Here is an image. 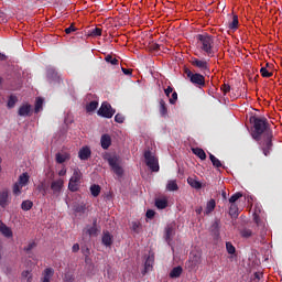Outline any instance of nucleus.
Listing matches in <instances>:
<instances>
[{
    "label": "nucleus",
    "instance_id": "obj_1",
    "mask_svg": "<svg viewBox=\"0 0 282 282\" xmlns=\"http://www.w3.org/2000/svg\"><path fill=\"white\" fill-rule=\"evenodd\" d=\"M199 41L200 50L207 54V56H213V36L208 34L197 35Z\"/></svg>",
    "mask_w": 282,
    "mask_h": 282
},
{
    "label": "nucleus",
    "instance_id": "obj_2",
    "mask_svg": "<svg viewBox=\"0 0 282 282\" xmlns=\"http://www.w3.org/2000/svg\"><path fill=\"white\" fill-rule=\"evenodd\" d=\"M253 127L254 132L252 133L253 140L259 141V138H261V134L264 131H268V121L265 118H253Z\"/></svg>",
    "mask_w": 282,
    "mask_h": 282
},
{
    "label": "nucleus",
    "instance_id": "obj_3",
    "mask_svg": "<svg viewBox=\"0 0 282 282\" xmlns=\"http://www.w3.org/2000/svg\"><path fill=\"white\" fill-rule=\"evenodd\" d=\"M144 160L147 166L152 170L153 173H158V171H160V163L155 156V153L151 151V149L145 150Z\"/></svg>",
    "mask_w": 282,
    "mask_h": 282
},
{
    "label": "nucleus",
    "instance_id": "obj_4",
    "mask_svg": "<svg viewBox=\"0 0 282 282\" xmlns=\"http://www.w3.org/2000/svg\"><path fill=\"white\" fill-rule=\"evenodd\" d=\"M185 75L189 79V83H192V85H195L196 87H204L206 85V79L204 75L199 73H193L191 72V69L185 68Z\"/></svg>",
    "mask_w": 282,
    "mask_h": 282
},
{
    "label": "nucleus",
    "instance_id": "obj_5",
    "mask_svg": "<svg viewBox=\"0 0 282 282\" xmlns=\"http://www.w3.org/2000/svg\"><path fill=\"white\" fill-rule=\"evenodd\" d=\"M105 160H107L109 166L112 169L113 173L118 175L119 177L122 176V173L124 171L122 170V166H120V158L116 155H106Z\"/></svg>",
    "mask_w": 282,
    "mask_h": 282
},
{
    "label": "nucleus",
    "instance_id": "obj_6",
    "mask_svg": "<svg viewBox=\"0 0 282 282\" xmlns=\"http://www.w3.org/2000/svg\"><path fill=\"white\" fill-rule=\"evenodd\" d=\"M82 178H83V172H80L79 169H75L73 171V175L68 183L69 191H72L73 193H76V191H78V186L80 185Z\"/></svg>",
    "mask_w": 282,
    "mask_h": 282
},
{
    "label": "nucleus",
    "instance_id": "obj_7",
    "mask_svg": "<svg viewBox=\"0 0 282 282\" xmlns=\"http://www.w3.org/2000/svg\"><path fill=\"white\" fill-rule=\"evenodd\" d=\"M115 113L116 110L111 108V105L109 102H102L101 107L98 110V116H101V118H113Z\"/></svg>",
    "mask_w": 282,
    "mask_h": 282
},
{
    "label": "nucleus",
    "instance_id": "obj_8",
    "mask_svg": "<svg viewBox=\"0 0 282 282\" xmlns=\"http://www.w3.org/2000/svg\"><path fill=\"white\" fill-rule=\"evenodd\" d=\"M63 186H65V181L63 178L55 180L51 183V191L55 197H58L63 193Z\"/></svg>",
    "mask_w": 282,
    "mask_h": 282
},
{
    "label": "nucleus",
    "instance_id": "obj_9",
    "mask_svg": "<svg viewBox=\"0 0 282 282\" xmlns=\"http://www.w3.org/2000/svg\"><path fill=\"white\" fill-rule=\"evenodd\" d=\"M272 149V132L267 130V141L262 144V151L265 156L270 155V150Z\"/></svg>",
    "mask_w": 282,
    "mask_h": 282
},
{
    "label": "nucleus",
    "instance_id": "obj_10",
    "mask_svg": "<svg viewBox=\"0 0 282 282\" xmlns=\"http://www.w3.org/2000/svg\"><path fill=\"white\" fill-rule=\"evenodd\" d=\"M0 206L1 208H7V206H10V192H8V189L0 192Z\"/></svg>",
    "mask_w": 282,
    "mask_h": 282
},
{
    "label": "nucleus",
    "instance_id": "obj_11",
    "mask_svg": "<svg viewBox=\"0 0 282 282\" xmlns=\"http://www.w3.org/2000/svg\"><path fill=\"white\" fill-rule=\"evenodd\" d=\"M192 65H194V67H197L198 69H200V72H206V69H208V62H206L204 59L193 58Z\"/></svg>",
    "mask_w": 282,
    "mask_h": 282
},
{
    "label": "nucleus",
    "instance_id": "obj_12",
    "mask_svg": "<svg viewBox=\"0 0 282 282\" xmlns=\"http://www.w3.org/2000/svg\"><path fill=\"white\" fill-rule=\"evenodd\" d=\"M175 235V228L173 225H167L165 228V241L171 246V241H173V236Z\"/></svg>",
    "mask_w": 282,
    "mask_h": 282
},
{
    "label": "nucleus",
    "instance_id": "obj_13",
    "mask_svg": "<svg viewBox=\"0 0 282 282\" xmlns=\"http://www.w3.org/2000/svg\"><path fill=\"white\" fill-rule=\"evenodd\" d=\"M0 232L3 235V237H7V239L12 238V229L8 227L3 221L0 220Z\"/></svg>",
    "mask_w": 282,
    "mask_h": 282
},
{
    "label": "nucleus",
    "instance_id": "obj_14",
    "mask_svg": "<svg viewBox=\"0 0 282 282\" xmlns=\"http://www.w3.org/2000/svg\"><path fill=\"white\" fill-rule=\"evenodd\" d=\"M79 160H89L91 158V150L88 147H84L78 152Z\"/></svg>",
    "mask_w": 282,
    "mask_h": 282
},
{
    "label": "nucleus",
    "instance_id": "obj_15",
    "mask_svg": "<svg viewBox=\"0 0 282 282\" xmlns=\"http://www.w3.org/2000/svg\"><path fill=\"white\" fill-rule=\"evenodd\" d=\"M101 242L104 246H106V248H109V246H111V243H113V236H111V234H109V231H104Z\"/></svg>",
    "mask_w": 282,
    "mask_h": 282
},
{
    "label": "nucleus",
    "instance_id": "obj_16",
    "mask_svg": "<svg viewBox=\"0 0 282 282\" xmlns=\"http://www.w3.org/2000/svg\"><path fill=\"white\" fill-rule=\"evenodd\" d=\"M159 112L162 118H166L169 116V108H166V101H164V99L159 101Z\"/></svg>",
    "mask_w": 282,
    "mask_h": 282
},
{
    "label": "nucleus",
    "instance_id": "obj_17",
    "mask_svg": "<svg viewBox=\"0 0 282 282\" xmlns=\"http://www.w3.org/2000/svg\"><path fill=\"white\" fill-rule=\"evenodd\" d=\"M155 261V257L153 254L149 256L144 263V273L151 272L153 270V262Z\"/></svg>",
    "mask_w": 282,
    "mask_h": 282
},
{
    "label": "nucleus",
    "instance_id": "obj_18",
    "mask_svg": "<svg viewBox=\"0 0 282 282\" xmlns=\"http://www.w3.org/2000/svg\"><path fill=\"white\" fill-rule=\"evenodd\" d=\"M100 144L102 149L105 150L109 149L111 147V135L109 134L101 135Z\"/></svg>",
    "mask_w": 282,
    "mask_h": 282
},
{
    "label": "nucleus",
    "instance_id": "obj_19",
    "mask_svg": "<svg viewBox=\"0 0 282 282\" xmlns=\"http://www.w3.org/2000/svg\"><path fill=\"white\" fill-rule=\"evenodd\" d=\"M30 111H32V106L25 104L19 108L18 113H19V116L25 118V117L30 116Z\"/></svg>",
    "mask_w": 282,
    "mask_h": 282
},
{
    "label": "nucleus",
    "instance_id": "obj_20",
    "mask_svg": "<svg viewBox=\"0 0 282 282\" xmlns=\"http://www.w3.org/2000/svg\"><path fill=\"white\" fill-rule=\"evenodd\" d=\"M17 183L20 184L21 186H28V184H30V175L28 174V172L22 173L19 176Z\"/></svg>",
    "mask_w": 282,
    "mask_h": 282
},
{
    "label": "nucleus",
    "instance_id": "obj_21",
    "mask_svg": "<svg viewBox=\"0 0 282 282\" xmlns=\"http://www.w3.org/2000/svg\"><path fill=\"white\" fill-rule=\"evenodd\" d=\"M216 206H217V203L215 202V199H213V198L209 199L206 204L204 215H210V213H213V210H215Z\"/></svg>",
    "mask_w": 282,
    "mask_h": 282
},
{
    "label": "nucleus",
    "instance_id": "obj_22",
    "mask_svg": "<svg viewBox=\"0 0 282 282\" xmlns=\"http://www.w3.org/2000/svg\"><path fill=\"white\" fill-rule=\"evenodd\" d=\"M54 276V269L47 268L44 270L42 282H50Z\"/></svg>",
    "mask_w": 282,
    "mask_h": 282
},
{
    "label": "nucleus",
    "instance_id": "obj_23",
    "mask_svg": "<svg viewBox=\"0 0 282 282\" xmlns=\"http://www.w3.org/2000/svg\"><path fill=\"white\" fill-rule=\"evenodd\" d=\"M55 160H56L57 164H63V163L67 162V160H69V153H67V152L57 153L55 155Z\"/></svg>",
    "mask_w": 282,
    "mask_h": 282
},
{
    "label": "nucleus",
    "instance_id": "obj_24",
    "mask_svg": "<svg viewBox=\"0 0 282 282\" xmlns=\"http://www.w3.org/2000/svg\"><path fill=\"white\" fill-rule=\"evenodd\" d=\"M155 206L159 208V210H164V208L169 206V200L166 198H158L155 200Z\"/></svg>",
    "mask_w": 282,
    "mask_h": 282
},
{
    "label": "nucleus",
    "instance_id": "obj_25",
    "mask_svg": "<svg viewBox=\"0 0 282 282\" xmlns=\"http://www.w3.org/2000/svg\"><path fill=\"white\" fill-rule=\"evenodd\" d=\"M187 183L189 184V186H192V188H196L197 191L202 188V183L195 177H188Z\"/></svg>",
    "mask_w": 282,
    "mask_h": 282
},
{
    "label": "nucleus",
    "instance_id": "obj_26",
    "mask_svg": "<svg viewBox=\"0 0 282 282\" xmlns=\"http://www.w3.org/2000/svg\"><path fill=\"white\" fill-rule=\"evenodd\" d=\"M17 102H19V98H17L14 95H11L7 104L8 109H14Z\"/></svg>",
    "mask_w": 282,
    "mask_h": 282
},
{
    "label": "nucleus",
    "instance_id": "obj_27",
    "mask_svg": "<svg viewBox=\"0 0 282 282\" xmlns=\"http://www.w3.org/2000/svg\"><path fill=\"white\" fill-rule=\"evenodd\" d=\"M194 155H197V158H199V160H206V152H204L203 149L200 148H194L192 149Z\"/></svg>",
    "mask_w": 282,
    "mask_h": 282
},
{
    "label": "nucleus",
    "instance_id": "obj_28",
    "mask_svg": "<svg viewBox=\"0 0 282 282\" xmlns=\"http://www.w3.org/2000/svg\"><path fill=\"white\" fill-rule=\"evenodd\" d=\"M182 275V267H176L170 272L171 279H177Z\"/></svg>",
    "mask_w": 282,
    "mask_h": 282
},
{
    "label": "nucleus",
    "instance_id": "obj_29",
    "mask_svg": "<svg viewBox=\"0 0 282 282\" xmlns=\"http://www.w3.org/2000/svg\"><path fill=\"white\" fill-rule=\"evenodd\" d=\"M32 206H34V203L30 199L23 200L21 204L22 210H25V212L32 210Z\"/></svg>",
    "mask_w": 282,
    "mask_h": 282
},
{
    "label": "nucleus",
    "instance_id": "obj_30",
    "mask_svg": "<svg viewBox=\"0 0 282 282\" xmlns=\"http://www.w3.org/2000/svg\"><path fill=\"white\" fill-rule=\"evenodd\" d=\"M35 113H39V111H43V98L37 97L35 99V109H34Z\"/></svg>",
    "mask_w": 282,
    "mask_h": 282
},
{
    "label": "nucleus",
    "instance_id": "obj_31",
    "mask_svg": "<svg viewBox=\"0 0 282 282\" xmlns=\"http://www.w3.org/2000/svg\"><path fill=\"white\" fill-rule=\"evenodd\" d=\"M180 187L177 186V182L176 181H169L166 184V191L173 192V191H177Z\"/></svg>",
    "mask_w": 282,
    "mask_h": 282
},
{
    "label": "nucleus",
    "instance_id": "obj_32",
    "mask_svg": "<svg viewBox=\"0 0 282 282\" xmlns=\"http://www.w3.org/2000/svg\"><path fill=\"white\" fill-rule=\"evenodd\" d=\"M87 234L89 237H96L98 235V228H96V220L94 221L93 227H87Z\"/></svg>",
    "mask_w": 282,
    "mask_h": 282
},
{
    "label": "nucleus",
    "instance_id": "obj_33",
    "mask_svg": "<svg viewBox=\"0 0 282 282\" xmlns=\"http://www.w3.org/2000/svg\"><path fill=\"white\" fill-rule=\"evenodd\" d=\"M23 191V185L19 184V183H15L13 185V195H15V197H19V195H21Z\"/></svg>",
    "mask_w": 282,
    "mask_h": 282
},
{
    "label": "nucleus",
    "instance_id": "obj_34",
    "mask_svg": "<svg viewBox=\"0 0 282 282\" xmlns=\"http://www.w3.org/2000/svg\"><path fill=\"white\" fill-rule=\"evenodd\" d=\"M90 193L93 197H98L100 195V185H91Z\"/></svg>",
    "mask_w": 282,
    "mask_h": 282
},
{
    "label": "nucleus",
    "instance_id": "obj_35",
    "mask_svg": "<svg viewBox=\"0 0 282 282\" xmlns=\"http://www.w3.org/2000/svg\"><path fill=\"white\" fill-rule=\"evenodd\" d=\"M239 25V18L237 15L232 17V21L229 23V30H237Z\"/></svg>",
    "mask_w": 282,
    "mask_h": 282
},
{
    "label": "nucleus",
    "instance_id": "obj_36",
    "mask_svg": "<svg viewBox=\"0 0 282 282\" xmlns=\"http://www.w3.org/2000/svg\"><path fill=\"white\" fill-rule=\"evenodd\" d=\"M209 160L213 163V165L216 166V169L221 167V161H219V159H217L215 155L209 154Z\"/></svg>",
    "mask_w": 282,
    "mask_h": 282
},
{
    "label": "nucleus",
    "instance_id": "obj_37",
    "mask_svg": "<svg viewBox=\"0 0 282 282\" xmlns=\"http://www.w3.org/2000/svg\"><path fill=\"white\" fill-rule=\"evenodd\" d=\"M213 234L215 239H219V221L217 220L213 224Z\"/></svg>",
    "mask_w": 282,
    "mask_h": 282
},
{
    "label": "nucleus",
    "instance_id": "obj_38",
    "mask_svg": "<svg viewBox=\"0 0 282 282\" xmlns=\"http://www.w3.org/2000/svg\"><path fill=\"white\" fill-rule=\"evenodd\" d=\"M98 109V101H90L89 105H87L86 110L88 112L96 111Z\"/></svg>",
    "mask_w": 282,
    "mask_h": 282
},
{
    "label": "nucleus",
    "instance_id": "obj_39",
    "mask_svg": "<svg viewBox=\"0 0 282 282\" xmlns=\"http://www.w3.org/2000/svg\"><path fill=\"white\" fill-rule=\"evenodd\" d=\"M47 77L48 78H57L58 77V73L56 72V69L54 67L47 68Z\"/></svg>",
    "mask_w": 282,
    "mask_h": 282
},
{
    "label": "nucleus",
    "instance_id": "obj_40",
    "mask_svg": "<svg viewBox=\"0 0 282 282\" xmlns=\"http://www.w3.org/2000/svg\"><path fill=\"white\" fill-rule=\"evenodd\" d=\"M105 59H106V63H110V65H118V58L111 55H107Z\"/></svg>",
    "mask_w": 282,
    "mask_h": 282
},
{
    "label": "nucleus",
    "instance_id": "obj_41",
    "mask_svg": "<svg viewBox=\"0 0 282 282\" xmlns=\"http://www.w3.org/2000/svg\"><path fill=\"white\" fill-rule=\"evenodd\" d=\"M90 36H102V29L95 28L90 31Z\"/></svg>",
    "mask_w": 282,
    "mask_h": 282
},
{
    "label": "nucleus",
    "instance_id": "obj_42",
    "mask_svg": "<svg viewBox=\"0 0 282 282\" xmlns=\"http://www.w3.org/2000/svg\"><path fill=\"white\" fill-rule=\"evenodd\" d=\"M240 197H243V194L241 193H236L229 198V203L235 204Z\"/></svg>",
    "mask_w": 282,
    "mask_h": 282
},
{
    "label": "nucleus",
    "instance_id": "obj_43",
    "mask_svg": "<svg viewBox=\"0 0 282 282\" xmlns=\"http://www.w3.org/2000/svg\"><path fill=\"white\" fill-rule=\"evenodd\" d=\"M36 248V242H29L28 246L24 247V252H32Z\"/></svg>",
    "mask_w": 282,
    "mask_h": 282
},
{
    "label": "nucleus",
    "instance_id": "obj_44",
    "mask_svg": "<svg viewBox=\"0 0 282 282\" xmlns=\"http://www.w3.org/2000/svg\"><path fill=\"white\" fill-rule=\"evenodd\" d=\"M140 221H132L131 223V230H133V232H140Z\"/></svg>",
    "mask_w": 282,
    "mask_h": 282
},
{
    "label": "nucleus",
    "instance_id": "obj_45",
    "mask_svg": "<svg viewBox=\"0 0 282 282\" xmlns=\"http://www.w3.org/2000/svg\"><path fill=\"white\" fill-rule=\"evenodd\" d=\"M229 215H231V217H237L238 213H237V205L236 204L230 205Z\"/></svg>",
    "mask_w": 282,
    "mask_h": 282
},
{
    "label": "nucleus",
    "instance_id": "obj_46",
    "mask_svg": "<svg viewBox=\"0 0 282 282\" xmlns=\"http://www.w3.org/2000/svg\"><path fill=\"white\" fill-rule=\"evenodd\" d=\"M261 76H263V78H270V76H272V73H270V70H268V68L262 67L260 69Z\"/></svg>",
    "mask_w": 282,
    "mask_h": 282
},
{
    "label": "nucleus",
    "instance_id": "obj_47",
    "mask_svg": "<svg viewBox=\"0 0 282 282\" xmlns=\"http://www.w3.org/2000/svg\"><path fill=\"white\" fill-rule=\"evenodd\" d=\"M226 249L228 254H235L236 252L235 246H232L230 242H226Z\"/></svg>",
    "mask_w": 282,
    "mask_h": 282
},
{
    "label": "nucleus",
    "instance_id": "obj_48",
    "mask_svg": "<svg viewBox=\"0 0 282 282\" xmlns=\"http://www.w3.org/2000/svg\"><path fill=\"white\" fill-rule=\"evenodd\" d=\"M240 235H241V237H245L246 239H248V237H252V230H250V229H242Z\"/></svg>",
    "mask_w": 282,
    "mask_h": 282
},
{
    "label": "nucleus",
    "instance_id": "obj_49",
    "mask_svg": "<svg viewBox=\"0 0 282 282\" xmlns=\"http://www.w3.org/2000/svg\"><path fill=\"white\" fill-rule=\"evenodd\" d=\"M115 122H118L119 124H122V122H124V116L121 113H117L115 116Z\"/></svg>",
    "mask_w": 282,
    "mask_h": 282
},
{
    "label": "nucleus",
    "instance_id": "obj_50",
    "mask_svg": "<svg viewBox=\"0 0 282 282\" xmlns=\"http://www.w3.org/2000/svg\"><path fill=\"white\" fill-rule=\"evenodd\" d=\"M175 102H177V94L174 91L172 98H170V105H175Z\"/></svg>",
    "mask_w": 282,
    "mask_h": 282
},
{
    "label": "nucleus",
    "instance_id": "obj_51",
    "mask_svg": "<svg viewBox=\"0 0 282 282\" xmlns=\"http://www.w3.org/2000/svg\"><path fill=\"white\" fill-rule=\"evenodd\" d=\"M145 215L148 219H153V217H155V212L152 209H149Z\"/></svg>",
    "mask_w": 282,
    "mask_h": 282
},
{
    "label": "nucleus",
    "instance_id": "obj_52",
    "mask_svg": "<svg viewBox=\"0 0 282 282\" xmlns=\"http://www.w3.org/2000/svg\"><path fill=\"white\" fill-rule=\"evenodd\" d=\"M65 32H66V34H72V32H76V29L74 25H70L67 29H65Z\"/></svg>",
    "mask_w": 282,
    "mask_h": 282
},
{
    "label": "nucleus",
    "instance_id": "obj_53",
    "mask_svg": "<svg viewBox=\"0 0 282 282\" xmlns=\"http://www.w3.org/2000/svg\"><path fill=\"white\" fill-rule=\"evenodd\" d=\"M164 94H165V96H167V98H169V96H171V94H173V87L169 86V87L164 90Z\"/></svg>",
    "mask_w": 282,
    "mask_h": 282
},
{
    "label": "nucleus",
    "instance_id": "obj_54",
    "mask_svg": "<svg viewBox=\"0 0 282 282\" xmlns=\"http://www.w3.org/2000/svg\"><path fill=\"white\" fill-rule=\"evenodd\" d=\"M78 250H80V245L75 243V245L73 246V248H72V251H73V252H78Z\"/></svg>",
    "mask_w": 282,
    "mask_h": 282
},
{
    "label": "nucleus",
    "instance_id": "obj_55",
    "mask_svg": "<svg viewBox=\"0 0 282 282\" xmlns=\"http://www.w3.org/2000/svg\"><path fill=\"white\" fill-rule=\"evenodd\" d=\"M122 69V73L126 75V76H131V69H127V68H121Z\"/></svg>",
    "mask_w": 282,
    "mask_h": 282
},
{
    "label": "nucleus",
    "instance_id": "obj_56",
    "mask_svg": "<svg viewBox=\"0 0 282 282\" xmlns=\"http://www.w3.org/2000/svg\"><path fill=\"white\" fill-rule=\"evenodd\" d=\"M58 175L61 177H63L64 175H67V170L66 169H62L59 172H58Z\"/></svg>",
    "mask_w": 282,
    "mask_h": 282
},
{
    "label": "nucleus",
    "instance_id": "obj_57",
    "mask_svg": "<svg viewBox=\"0 0 282 282\" xmlns=\"http://www.w3.org/2000/svg\"><path fill=\"white\" fill-rule=\"evenodd\" d=\"M22 276L23 279H28L30 276V271H23Z\"/></svg>",
    "mask_w": 282,
    "mask_h": 282
},
{
    "label": "nucleus",
    "instance_id": "obj_58",
    "mask_svg": "<svg viewBox=\"0 0 282 282\" xmlns=\"http://www.w3.org/2000/svg\"><path fill=\"white\" fill-rule=\"evenodd\" d=\"M83 210H85V207H83V206L75 208V213H83Z\"/></svg>",
    "mask_w": 282,
    "mask_h": 282
},
{
    "label": "nucleus",
    "instance_id": "obj_59",
    "mask_svg": "<svg viewBox=\"0 0 282 282\" xmlns=\"http://www.w3.org/2000/svg\"><path fill=\"white\" fill-rule=\"evenodd\" d=\"M254 276L258 279V281H260L261 276H263V273L257 272V273H254Z\"/></svg>",
    "mask_w": 282,
    "mask_h": 282
},
{
    "label": "nucleus",
    "instance_id": "obj_60",
    "mask_svg": "<svg viewBox=\"0 0 282 282\" xmlns=\"http://www.w3.org/2000/svg\"><path fill=\"white\" fill-rule=\"evenodd\" d=\"M204 212V208H202V207H197L196 209H195V213L197 214V215H199L200 213H203Z\"/></svg>",
    "mask_w": 282,
    "mask_h": 282
},
{
    "label": "nucleus",
    "instance_id": "obj_61",
    "mask_svg": "<svg viewBox=\"0 0 282 282\" xmlns=\"http://www.w3.org/2000/svg\"><path fill=\"white\" fill-rule=\"evenodd\" d=\"M228 91H230V86L225 85V86H224V93H225V94H228Z\"/></svg>",
    "mask_w": 282,
    "mask_h": 282
},
{
    "label": "nucleus",
    "instance_id": "obj_62",
    "mask_svg": "<svg viewBox=\"0 0 282 282\" xmlns=\"http://www.w3.org/2000/svg\"><path fill=\"white\" fill-rule=\"evenodd\" d=\"M253 219L256 224H259V216L257 215V213L253 214Z\"/></svg>",
    "mask_w": 282,
    "mask_h": 282
},
{
    "label": "nucleus",
    "instance_id": "obj_63",
    "mask_svg": "<svg viewBox=\"0 0 282 282\" xmlns=\"http://www.w3.org/2000/svg\"><path fill=\"white\" fill-rule=\"evenodd\" d=\"M6 58H8V57L6 56V54L0 53V61H6Z\"/></svg>",
    "mask_w": 282,
    "mask_h": 282
},
{
    "label": "nucleus",
    "instance_id": "obj_64",
    "mask_svg": "<svg viewBox=\"0 0 282 282\" xmlns=\"http://www.w3.org/2000/svg\"><path fill=\"white\" fill-rule=\"evenodd\" d=\"M221 196L224 197V199H226V192H223Z\"/></svg>",
    "mask_w": 282,
    "mask_h": 282
}]
</instances>
